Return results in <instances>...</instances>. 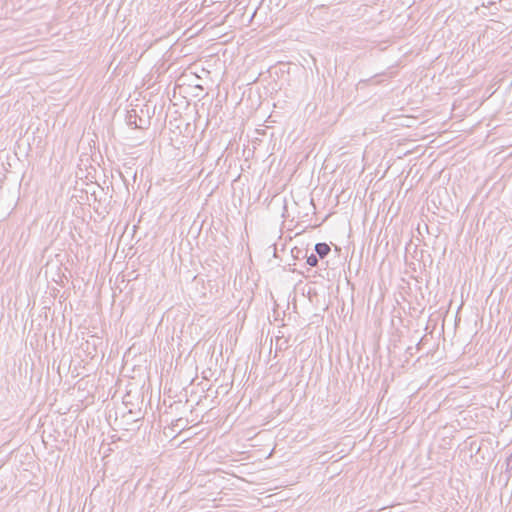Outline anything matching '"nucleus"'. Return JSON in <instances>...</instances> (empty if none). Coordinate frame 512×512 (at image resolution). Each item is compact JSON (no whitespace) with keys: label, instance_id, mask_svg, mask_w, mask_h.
I'll return each mask as SVG.
<instances>
[{"label":"nucleus","instance_id":"nucleus-1","mask_svg":"<svg viewBox=\"0 0 512 512\" xmlns=\"http://www.w3.org/2000/svg\"><path fill=\"white\" fill-rule=\"evenodd\" d=\"M330 247L326 243H317L315 245V251L320 258L326 257L330 252Z\"/></svg>","mask_w":512,"mask_h":512},{"label":"nucleus","instance_id":"nucleus-2","mask_svg":"<svg viewBox=\"0 0 512 512\" xmlns=\"http://www.w3.org/2000/svg\"><path fill=\"white\" fill-rule=\"evenodd\" d=\"M306 263L311 267H315L318 264V257L314 254H311L307 257Z\"/></svg>","mask_w":512,"mask_h":512}]
</instances>
